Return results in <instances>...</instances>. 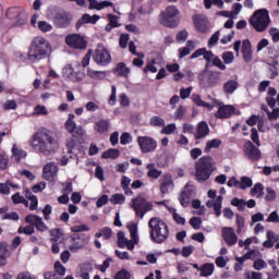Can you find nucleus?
I'll return each instance as SVG.
<instances>
[{"label":"nucleus","instance_id":"obj_14","mask_svg":"<svg viewBox=\"0 0 279 279\" xmlns=\"http://www.w3.org/2000/svg\"><path fill=\"white\" fill-rule=\"evenodd\" d=\"M175 184L173 183V175L171 174H165L159 180V191L163 195H168V193H171L173 191Z\"/></svg>","mask_w":279,"mask_h":279},{"label":"nucleus","instance_id":"obj_50","mask_svg":"<svg viewBox=\"0 0 279 279\" xmlns=\"http://www.w3.org/2000/svg\"><path fill=\"white\" fill-rule=\"evenodd\" d=\"M252 184H254V182H253L252 179L248 178V177H242V178L240 179V189H241L242 191H245V189L252 187Z\"/></svg>","mask_w":279,"mask_h":279},{"label":"nucleus","instance_id":"obj_4","mask_svg":"<svg viewBox=\"0 0 279 279\" xmlns=\"http://www.w3.org/2000/svg\"><path fill=\"white\" fill-rule=\"evenodd\" d=\"M196 169V180L197 182H206L213 175V171L217 169L215 167V160L210 156L202 157L195 166Z\"/></svg>","mask_w":279,"mask_h":279},{"label":"nucleus","instance_id":"obj_40","mask_svg":"<svg viewBox=\"0 0 279 279\" xmlns=\"http://www.w3.org/2000/svg\"><path fill=\"white\" fill-rule=\"evenodd\" d=\"M87 77H90V80H104V77H106V72L96 71V70L88 68L87 69Z\"/></svg>","mask_w":279,"mask_h":279},{"label":"nucleus","instance_id":"obj_57","mask_svg":"<svg viewBox=\"0 0 279 279\" xmlns=\"http://www.w3.org/2000/svg\"><path fill=\"white\" fill-rule=\"evenodd\" d=\"M54 269L56 274L58 276H61V278H63V276L66 274V267H64V265H62V263L60 262L54 263Z\"/></svg>","mask_w":279,"mask_h":279},{"label":"nucleus","instance_id":"obj_39","mask_svg":"<svg viewBox=\"0 0 279 279\" xmlns=\"http://www.w3.org/2000/svg\"><path fill=\"white\" fill-rule=\"evenodd\" d=\"M192 101H194L196 106H201L202 108H206L207 110H210L213 108V105L204 101L202 99V96L197 94L192 95Z\"/></svg>","mask_w":279,"mask_h":279},{"label":"nucleus","instance_id":"obj_24","mask_svg":"<svg viewBox=\"0 0 279 279\" xmlns=\"http://www.w3.org/2000/svg\"><path fill=\"white\" fill-rule=\"evenodd\" d=\"M99 19H101V16L94 14L90 15L88 13H85L82 15V17L76 22L75 27L76 29H80V27H82V25H86V24H90V25H96L97 22L99 21Z\"/></svg>","mask_w":279,"mask_h":279},{"label":"nucleus","instance_id":"obj_21","mask_svg":"<svg viewBox=\"0 0 279 279\" xmlns=\"http://www.w3.org/2000/svg\"><path fill=\"white\" fill-rule=\"evenodd\" d=\"M232 114H236V108L232 105H222L216 112L217 119H230Z\"/></svg>","mask_w":279,"mask_h":279},{"label":"nucleus","instance_id":"obj_64","mask_svg":"<svg viewBox=\"0 0 279 279\" xmlns=\"http://www.w3.org/2000/svg\"><path fill=\"white\" fill-rule=\"evenodd\" d=\"M269 35L271 36L272 43H279V28L271 27L269 29Z\"/></svg>","mask_w":279,"mask_h":279},{"label":"nucleus","instance_id":"obj_33","mask_svg":"<svg viewBox=\"0 0 279 279\" xmlns=\"http://www.w3.org/2000/svg\"><path fill=\"white\" fill-rule=\"evenodd\" d=\"M147 169V178H150L151 180H158L160 175H162V171L158 170L156 168V163L150 162L146 166Z\"/></svg>","mask_w":279,"mask_h":279},{"label":"nucleus","instance_id":"obj_16","mask_svg":"<svg viewBox=\"0 0 279 279\" xmlns=\"http://www.w3.org/2000/svg\"><path fill=\"white\" fill-rule=\"evenodd\" d=\"M221 234L227 245L229 246L236 245V241H239V236H236V233L234 232V228L225 227L221 229Z\"/></svg>","mask_w":279,"mask_h":279},{"label":"nucleus","instance_id":"obj_27","mask_svg":"<svg viewBox=\"0 0 279 279\" xmlns=\"http://www.w3.org/2000/svg\"><path fill=\"white\" fill-rule=\"evenodd\" d=\"M9 256H12V252L10 251L8 243H0V267H4L8 264Z\"/></svg>","mask_w":279,"mask_h":279},{"label":"nucleus","instance_id":"obj_54","mask_svg":"<svg viewBox=\"0 0 279 279\" xmlns=\"http://www.w3.org/2000/svg\"><path fill=\"white\" fill-rule=\"evenodd\" d=\"M253 268L256 269V271H263V269H267V262H265L263 258H259L254 262Z\"/></svg>","mask_w":279,"mask_h":279},{"label":"nucleus","instance_id":"obj_12","mask_svg":"<svg viewBox=\"0 0 279 279\" xmlns=\"http://www.w3.org/2000/svg\"><path fill=\"white\" fill-rule=\"evenodd\" d=\"M207 195L211 199L206 202L207 208H214L217 217H221V204L223 202V197L217 196V191L215 190H209Z\"/></svg>","mask_w":279,"mask_h":279},{"label":"nucleus","instance_id":"obj_20","mask_svg":"<svg viewBox=\"0 0 279 279\" xmlns=\"http://www.w3.org/2000/svg\"><path fill=\"white\" fill-rule=\"evenodd\" d=\"M56 175H58V165H56V162L46 163L43 170L44 180L51 182Z\"/></svg>","mask_w":279,"mask_h":279},{"label":"nucleus","instance_id":"obj_7","mask_svg":"<svg viewBox=\"0 0 279 279\" xmlns=\"http://www.w3.org/2000/svg\"><path fill=\"white\" fill-rule=\"evenodd\" d=\"M180 10L175 5H169L166 8L163 12L160 14V23L163 27H178L180 25Z\"/></svg>","mask_w":279,"mask_h":279},{"label":"nucleus","instance_id":"obj_19","mask_svg":"<svg viewBox=\"0 0 279 279\" xmlns=\"http://www.w3.org/2000/svg\"><path fill=\"white\" fill-rule=\"evenodd\" d=\"M26 223H33L39 232H45L48 230L47 225H45V221L43 220V217L37 215H28L25 218Z\"/></svg>","mask_w":279,"mask_h":279},{"label":"nucleus","instance_id":"obj_37","mask_svg":"<svg viewBox=\"0 0 279 279\" xmlns=\"http://www.w3.org/2000/svg\"><path fill=\"white\" fill-rule=\"evenodd\" d=\"M236 88H239V82L234 80H230L223 84V90L228 95H232V93H234Z\"/></svg>","mask_w":279,"mask_h":279},{"label":"nucleus","instance_id":"obj_53","mask_svg":"<svg viewBox=\"0 0 279 279\" xmlns=\"http://www.w3.org/2000/svg\"><path fill=\"white\" fill-rule=\"evenodd\" d=\"M144 73H158V68H156V60L153 59L144 68Z\"/></svg>","mask_w":279,"mask_h":279},{"label":"nucleus","instance_id":"obj_26","mask_svg":"<svg viewBox=\"0 0 279 279\" xmlns=\"http://www.w3.org/2000/svg\"><path fill=\"white\" fill-rule=\"evenodd\" d=\"M84 245H86V241H84V238L80 235H72L69 250L74 253L80 252V250H82Z\"/></svg>","mask_w":279,"mask_h":279},{"label":"nucleus","instance_id":"obj_41","mask_svg":"<svg viewBox=\"0 0 279 279\" xmlns=\"http://www.w3.org/2000/svg\"><path fill=\"white\" fill-rule=\"evenodd\" d=\"M119 156H121V151H119L117 148H109L102 153V158L105 159L111 158L112 160H117Z\"/></svg>","mask_w":279,"mask_h":279},{"label":"nucleus","instance_id":"obj_36","mask_svg":"<svg viewBox=\"0 0 279 279\" xmlns=\"http://www.w3.org/2000/svg\"><path fill=\"white\" fill-rule=\"evenodd\" d=\"M215 271V264H204L203 266H201V276L203 278H208V276H213Z\"/></svg>","mask_w":279,"mask_h":279},{"label":"nucleus","instance_id":"obj_11","mask_svg":"<svg viewBox=\"0 0 279 279\" xmlns=\"http://www.w3.org/2000/svg\"><path fill=\"white\" fill-rule=\"evenodd\" d=\"M137 145L142 154H151L158 148V142L149 136H138Z\"/></svg>","mask_w":279,"mask_h":279},{"label":"nucleus","instance_id":"obj_3","mask_svg":"<svg viewBox=\"0 0 279 279\" xmlns=\"http://www.w3.org/2000/svg\"><path fill=\"white\" fill-rule=\"evenodd\" d=\"M150 228V240L153 243H165L169 239V226L159 217H154L148 221Z\"/></svg>","mask_w":279,"mask_h":279},{"label":"nucleus","instance_id":"obj_35","mask_svg":"<svg viewBox=\"0 0 279 279\" xmlns=\"http://www.w3.org/2000/svg\"><path fill=\"white\" fill-rule=\"evenodd\" d=\"M130 72H131L130 68H128V65H125V63L123 62L118 63L114 70L116 75H120L122 77H129Z\"/></svg>","mask_w":279,"mask_h":279},{"label":"nucleus","instance_id":"obj_18","mask_svg":"<svg viewBox=\"0 0 279 279\" xmlns=\"http://www.w3.org/2000/svg\"><path fill=\"white\" fill-rule=\"evenodd\" d=\"M193 197H195V191L191 185L186 184L183 192L179 196V202L181 206H183V208H186V206H189Z\"/></svg>","mask_w":279,"mask_h":279},{"label":"nucleus","instance_id":"obj_59","mask_svg":"<svg viewBox=\"0 0 279 279\" xmlns=\"http://www.w3.org/2000/svg\"><path fill=\"white\" fill-rule=\"evenodd\" d=\"M85 110L87 112H97V110H99V105L93 100L87 101L85 104Z\"/></svg>","mask_w":279,"mask_h":279},{"label":"nucleus","instance_id":"obj_38","mask_svg":"<svg viewBox=\"0 0 279 279\" xmlns=\"http://www.w3.org/2000/svg\"><path fill=\"white\" fill-rule=\"evenodd\" d=\"M26 199L31 202L28 208L29 210H37L38 209V197L36 195L32 194V192L25 193Z\"/></svg>","mask_w":279,"mask_h":279},{"label":"nucleus","instance_id":"obj_10","mask_svg":"<svg viewBox=\"0 0 279 279\" xmlns=\"http://www.w3.org/2000/svg\"><path fill=\"white\" fill-rule=\"evenodd\" d=\"M93 58L96 64H99L100 66H107V64H110L112 60V57H110V52L101 44L97 45Z\"/></svg>","mask_w":279,"mask_h":279},{"label":"nucleus","instance_id":"obj_25","mask_svg":"<svg viewBox=\"0 0 279 279\" xmlns=\"http://www.w3.org/2000/svg\"><path fill=\"white\" fill-rule=\"evenodd\" d=\"M110 125L111 124L108 119H100L94 123V131L98 134H108Z\"/></svg>","mask_w":279,"mask_h":279},{"label":"nucleus","instance_id":"obj_22","mask_svg":"<svg viewBox=\"0 0 279 279\" xmlns=\"http://www.w3.org/2000/svg\"><path fill=\"white\" fill-rule=\"evenodd\" d=\"M210 134V128H208V123L206 121H202L197 124L196 131L194 132L195 141H202V138H206Z\"/></svg>","mask_w":279,"mask_h":279},{"label":"nucleus","instance_id":"obj_30","mask_svg":"<svg viewBox=\"0 0 279 279\" xmlns=\"http://www.w3.org/2000/svg\"><path fill=\"white\" fill-rule=\"evenodd\" d=\"M252 43H250V39L242 41V56L243 60L246 62H252Z\"/></svg>","mask_w":279,"mask_h":279},{"label":"nucleus","instance_id":"obj_1","mask_svg":"<svg viewBox=\"0 0 279 279\" xmlns=\"http://www.w3.org/2000/svg\"><path fill=\"white\" fill-rule=\"evenodd\" d=\"M29 145L41 156H51L60 148V143L48 129H41L34 133L29 140Z\"/></svg>","mask_w":279,"mask_h":279},{"label":"nucleus","instance_id":"obj_48","mask_svg":"<svg viewBox=\"0 0 279 279\" xmlns=\"http://www.w3.org/2000/svg\"><path fill=\"white\" fill-rule=\"evenodd\" d=\"M46 114H49V111L47 110V107H45L43 105L35 106V108L33 110V116L34 117H40V116L46 117Z\"/></svg>","mask_w":279,"mask_h":279},{"label":"nucleus","instance_id":"obj_2","mask_svg":"<svg viewBox=\"0 0 279 279\" xmlns=\"http://www.w3.org/2000/svg\"><path fill=\"white\" fill-rule=\"evenodd\" d=\"M52 47L49 40L43 36H36L31 41L27 52V60L33 64H38L40 60H46L51 56Z\"/></svg>","mask_w":279,"mask_h":279},{"label":"nucleus","instance_id":"obj_49","mask_svg":"<svg viewBox=\"0 0 279 279\" xmlns=\"http://www.w3.org/2000/svg\"><path fill=\"white\" fill-rule=\"evenodd\" d=\"M149 123L153 128H165V119L158 116L151 117Z\"/></svg>","mask_w":279,"mask_h":279},{"label":"nucleus","instance_id":"obj_60","mask_svg":"<svg viewBox=\"0 0 279 279\" xmlns=\"http://www.w3.org/2000/svg\"><path fill=\"white\" fill-rule=\"evenodd\" d=\"M186 116V107L179 106V108L174 112V119L182 120Z\"/></svg>","mask_w":279,"mask_h":279},{"label":"nucleus","instance_id":"obj_32","mask_svg":"<svg viewBox=\"0 0 279 279\" xmlns=\"http://www.w3.org/2000/svg\"><path fill=\"white\" fill-rule=\"evenodd\" d=\"M195 41L187 40L186 47L178 49V57L180 58V60H182V58H186V56H189L195 49Z\"/></svg>","mask_w":279,"mask_h":279},{"label":"nucleus","instance_id":"obj_44","mask_svg":"<svg viewBox=\"0 0 279 279\" xmlns=\"http://www.w3.org/2000/svg\"><path fill=\"white\" fill-rule=\"evenodd\" d=\"M96 239H105L108 240L110 239V236H112V229L105 227L101 230H99L96 234H95Z\"/></svg>","mask_w":279,"mask_h":279},{"label":"nucleus","instance_id":"obj_5","mask_svg":"<svg viewBox=\"0 0 279 279\" xmlns=\"http://www.w3.org/2000/svg\"><path fill=\"white\" fill-rule=\"evenodd\" d=\"M129 232L131 234V240H129L125 236V233L123 231L118 232L117 234V245L120 247V250H134V245H138V225L136 223H131L128 226Z\"/></svg>","mask_w":279,"mask_h":279},{"label":"nucleus","instance_id":"obj_56","mask_svg":"<svg viewBox=\"0 0 279 279\" xmlns=\"http://www.w3.org/2000/svg\"><path fill=\"white\" fill-rule=\"evenodd\" d=\"M10 162V158L5 154H0V171H5L8 169V165Z\"/></svg>","mask_w":279,"mask_h":279},{"label":"nucleus","instance_id":"obj_15","mask_svg":"<svg viewBox=\"0 0 279 279\" xmlns=\"http://www.w3.org/2000/svg\"><path fill=\"white\" fill-rule=\"evenodd\" d=\"M244 156L248 158V160H260V149H258L252 142H245L244 144Z\"/></svg>","mask_w":279,"mask_h":279},{"label":"nucleus","instance_id":"obj_9","mask_svg":"<svg viewBox=\"0 0 279 279\" xmlns=\"http://www.w3.org/2000/svg\"><path fill=\"white\" fill-rule=\"evenodd\" d=\"M52 23L59 27V29H66V27L73 23V14L69 11L59 10L54 13Z\"/></svg>","mask_w":279,"mask_h":279},{"label":"nucleus","instance_id":"obj_51","mask_svg":"<svg viewBox=\"0 0 279 279\" xmlns=\"http://www.w3.org/2000/svg\"><path fill=\"white\" fill-rule=\"evenodd\" d=\"M109 202H111V204H125V196L121 193H117V194H113Z\"/></svg>","mask_w":279,"mask_h":279},{"label":"nucleus","instance_id":"obj_61","mask_svg":"<svg viewBox=\"0 0 279 279\" xmlns=\"http://www.w3.org/2000/svg\"><path fill=\"white\" fill-rule=\"evenodd\" d=\"M163 129L161 130V134H173V132H175V130H178V126L175 125V123H170L168 125H163Z\"/></svg>","mask_w":279,"mask_h":279},{"label":"nucleus","instance_id":"obj_52","mask_svg":"<svg viewBox=\"0 0 279 279\" xmlns=\"http://www.w3.org/2000/svg\"><path fill=\"white\" fill-rule=\"evenodd\" d=\"M231 205L235 206L238 210H245L246 202L244 199L235 197L231 201Z\"/></svg>","mask_w":279,"mask_h":279},{"label":"nucleus","instance_id":"obj_62","mask_svg":"<svg viewBox=\"0 0 279 279\" xmlns=\"http://www.w3.org/2000/svg\"><path fill=\"white\" fill-rule=\"evenodd\" d=\"M276 197H277L276 191H274V189H271V187H267L266 196H265L266 202H274V201H276Z\"/></svg>","mask_w":279,"mask_h":279},{"label":"nucleus","instance_id":"obj_34","mask_svg":"<svg viewBox=\"0 0 279 279\" xmlns=\"http://www.w3.org/2000/svg\"><path fill=\"white\" fill-rule=\"evenodd\" d=\"M114 5V3L110 2V1H102L99 2L97 0L92 1V3H89V10H104V8H112Z\"/></svg>","mask_w":279,"mask_h":279},{"label":"nucleus","instance_id":"obj_45","mask_svg":"<svg viewBox=\"0 0 279 279\" xmlns=\"http://www.w3.org/2000/svg\"><path fill=\"white\" fill-rule=\"evenodd\" d=\"M168 210L170 213H172V217L174 219V221L181 226H184V223H186V219L182 216H180V214H178V210H175V208L173 207H168Z\"/></svg>","mask_w":279,"mask_h":279},{"label":"nucleus","instance_id":"obj_31","mask_svg":"<svg viewBox=\"0 0 279 279\" xmlns=\"http://www.w3.org/2000/svg\"><path fill=\"white\" fill-rule=\"evenodd\" d=\"M8 14H17V21L15 23V25L17 27H23V25L27 24V21H28L27 14L21 13V10H19V9H10L8 11Z\"/></svg>","mask_w":279,"mask_h":279},{"label":"nucleus","instance_id":"obj_42","mask_svg":"<svg viewBox=\"0 0 279 279\" xmlns=\"http://www.w3.org/2000/svg\"><path fill=\"white\" fill-rule=\"evenodd\" d=\"M37 27H38L39 32H43V34H47V33L53 31V25H51V23H49L47 21H39L37 23Z\"/></svg>","mask_w":279,"mask_h":279},{"label":"nucleus","instance_id":"obj_17","mask_svg":"<svg viewBox=\"0 0 279 279\" xmlns=\"http://www.w3.org/2000/svg\"><path fill=\"white\" fill-rule=\"evenodd\" d=\"M193 21L194 27L197 29V32L206 34V32L210 29V22H208V17H206V15H196L194 16Z\"/></svg>","mask_w":279,"mask_h":279},{"label":"nucleus","instance_id":"obj_55","mask_svg":"<svg viewBox=\"0 0 279 279\" xmlns=\"http://www.w3.org/2000/svg\"><path fill=\"white\" fill-rule=\"evenodd\" d=\"M63 76L68 80H75V71L73 70V66L66 65L63 69Z\"/></svg>","mask_w":279,"mask_h":279},{"label":"nucleus","instance_id":"obj_6","mask_svg":"<svg viewBox=\"0 0 279 279\" xmlns=\"http://www.w3.org/2000/svg\"><path fill=\"white\" fill-rule=\"evenodd\" d=\"M250 23L256 32H265L269 27V23H271L269 11L267 9H258L250 19Z\"/></svg>","mask_w":279,"mask_h":279},{"label":"nucleus","instance_id":"obj_29","mask_svg":"<svg viewBox=\"0 0 279 279\" xmlns=\"http://www.w3.org/2000/svg\"><path fill=\"white\" fill-rule=\"evenodd\" d=\"M12 159L15 160L16 162H21L23 158H27V151H25L23 148L19 147L16 144H13L12 149Z\"/></svg>","mask_w":279,"mask_h":279},{"label":"nucleus","instance_id":"obj_23","mask_svg":"<svg viewBox=\"0 0 279 279\" xmlns=\"http://www.w3.org/2000/svg\"><path fill=\"white\" fill-rule=\"evenodd\" d=\"M64 128L69 134L72 136H84L86 134V131L82 125H77V123L74 122H65Z\"/></svg>","mask_w":279,"mask_h":279},{"label":"nucleus","instance_id":"obj_63","mask_svg":"<svg viewBox=\"0 0 279 279\" xmlns=\"http://www.w3.org/2000/svg\"><path fill=\"white\" fill-rule=\"evenodd\" d=\"M245 279H263V272L252 271L244 274Z\"/></svg>","mask_w":279,"mask_h":279},{"label":"nucleus","instance_id":"obj_8","mask_svg":"<svg viewBox=\"0 0 279 279\" xmlns=\"http://www.w3.org/2000/svg\"><path fill=\"white\" fill-rule=\"evenodd\" d=\"M131 207L135 211V215L140 217V219H144L147 213H151L154 210V204L143 198V196H137L131 201Z\"/></svg>","mask_w":279,"mask_h":279},{"label":"nucleus","instance_id":"obj_13","mask_svg":"<svg viewBox=\"0 0 279 279\" xmlns=\"http://www.w3.org/2000/svg\"><path fill=\"white\" fill-rule=\"evenodd\" d=\"M65 43L69 47H72L73 49H86L87 47L86 39H84V37L78 34L68 35L65 37Z\"/></svg>","mask_w":279,"mask_h":279},{"label":"nucleus","instance_id":"obj_43","mask_svg":"<svg viewBox=\"0 0 279 279\" xmlns=\"http://www.w3.org/2000/svg\"><path fill=\"white\" fill-rule=\"evenodd\" d=\"M221 145V140H209L205 146V153L209 154L211 149H217Z\"/></svg>","mask_w":279,"mask_h":279},{"label":"nucleus","instance_id":"obj_47","mask_svg":"<svg viewBox=\"0 0 279 279\" xmlns=\"http://www.w3.org/2000/svg\"><path fill=\"white\" fill-rule=\"evenodd\" d=\"M51 241L58 243V241H62L64 239V234L60 229H52L50 230Z\"/></svg>","mask_w":279,"mask_h":279},{"label":"nucleus","instance_id":"obj_46","mask_svg":"<svg viewBox=\"0 0 279 279\" xmlns=\"http://www.w3.org/2000/svg\"><path fill=\"white\" fill-rule=\"evenodd\" d=\"M264 186L260 183H256L252 189H251V195L252 197H263V191Z\"/></svg>","mask_w":279,"mask_h":279},{"label":"nucleus","instance_id":"obj_28","mask_svg":"<svg viewBox=\"0 0 279 279\" xmlns=\"http://www.w3.org/2000/svg\"><path fill=\"white\" fill-rule=\"evenodd\" d=\"M10 189L19 191V189H21V185L13 183L10 180H7L4 183H0V195H10Z\"/></svg>","mask_w":279,"mask_h":279},{"label":"nucleus","instance_id":"obj_58","mask_svg":"<svg viewBox=\"0 0 279 279\" xmlns=\"http://www.w3.org/2000/svg\"><path fill=\"white\" fill-rule=\"evenodd\" d=\"M222 60H223L225 64H232V62H234V52H232V51L223 52Z\"/></svg>","mask_w":279,"mask_h":279}]
</instances>
